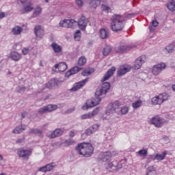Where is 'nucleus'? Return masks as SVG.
<instances>
[{
	"instance_id": "nucleus-17",
	"label": "nucleus",
	"mask_w": 175,
	"mask_h": 175,
	"mask_svg": "<svg viewBox=\"0 0 175 175\" xmlns=\"http://www.w3.org/2000/svg\"><path fill=\"white\" fill-rule=\"evenodd\" d=\"M57 85H58V80L56 79H53L46 84L42 85V91H44V90H46V88H48V90H51L53 87H56Z\"/></svg>"
},
{
	"instance_id": "nucleus-27",
	"label": "nucleus",
	"mask_w": 175,
	"mask_h": 175,
	"mask_svg": "<svg viewBox=\"0 0 175 175\" xmlns=\"http://www.w3.org/2000/svg\"><path fill=\"white\" fill-rule=\"evenodd\" d=\"M11 32L13 35H20L23 32V27L16 25L12 29Z\"/></svg>"
},
{
	"instance_id": "nucleus-32",
	"label": "nucleus",
	"mask_w": 175,
	"mask_h": 175,
	"mask_svg": "<svg viewBox=\"0 0 175 175\" xmlns=\"http://www.w3.org/2000/svg\"><path fill=\"white\" fill-rule=\"evenodd\" d=\"M165 50L167 51V53H174L175 51V41L172 42L171 44H170L168 46L165 47Z\"/></svg>"
},
{
	"instance_id": "nucleus-48",
	"label": "nucleus",
	"mask_w": 175,
	"mask_h": 175,
	"mask_svg": "<svg viewBox=\"0 0 175 175\" xmlns=\"http://www.w3.org/2000/svg\"><path fill=\"white\" fill-rule=\"evenodd\" d=\"M120 111L122 114H126L129 111V108L128 107H123L120 109Z\"/></svg>"
},
{
	"instance_id": "nucleus-9",
	"label": "nucleus",
	"mask_w": 175,
	"mask_h": 175,
	"mask_svg": "<svg viewBox=\"0 0 175 175\" xmlns=\"http://www.w3.org/2000/svg\"><path fill=\"white\" fill-rule=\"evenodd\" d=\"M31 154L32 150L31 149L20 148L18 150V157H20V158H23V159H28Z\"/></svg>"
},
{
	"instance_id": "nucleus-42",
	"label": "nucleus",
	"mask_w": 175,
	"mask_h": 175,
	"mask_svg": "<svg viewBox=\"0 0 175 175\" xmlns=\"http://www.w3.org/2000/svg\"><path fill=\"white\" fill-rule=\"evenodd\" d=\"M90 135H92V132H84L81 134V139L85 140L90 136Z\"/></svg>"
},
{
	"instance_id": "nucleus-11",
	"label": "nucleus",
	"mask_w": 175,
	"mask_h": 175,
	"mask_svg": "<svg viewBox=\"0 0 175 175\" xmlns=\"http://www.w3.org/2000/svg\"><path fill=\"white\" fill-rule=\"evenodd\" d=\"M166 69V64L165 63H159L158 64H156L153 66L152 67V74L154 76H157V75H159L162 70H165Z\"/></svg>"
},
{
	"instance_id": "nucleus-33",
	"label": "nucleus",
	"mask_w": 175,
	"mask_h": 175,
	"mask_svg": "<svg viewBox=\"0 0 175 175\" xmlns=\"http://www.w3.org/2000/svg\"><path fill=\"white\" fill-rule=\"evenodd\" d=\"M77 64L79 66H84V65L87 64V58H85V56L79 57Z\"/></svg>"
},
{
	"instance_id": "nucleus-7",
	"label": "nucleus",
	"mask_w": 175,
	"mask_h": 175,
	"mask_svg": "<svg viewBox=\"0 0 175 175\" xmlns=\"http://www.w3.org/2000/svg\"><path fill=\"white\" fill-rule=\"evenodd\" d=\"M150 123L152 125H154L156 128H161L163 126V124H166V120L159 117V116H156L150 120Z\"/></svg>"
},
{
	"instance_id": "nucleus-31",
	"label": "nucleus",
	"mask_w": 175,
	"mask_h": 175,
	"mask_svg": "<svg viewBox=\"0 0 175 175\" xmlns=\"http://www.w3.org/2000/svg\"><path fill=\"white\" fill-rule=\"evenodd\" d=\"M99 126H100V125L98 124H93L86 130V132H96L99 131Z\"/></svg>"
},
{
	"instance_id": "nucleus-14",
	"label": "nucleus",
	"mask_w": 175,
	"mask_h": 175,
	"mask_svg": "<svg viewBox=\"0 0 175 175\" xmlns=\"http://www.w3.org/2000/svg\"><path fill=\"white\" fill-rule=\"evenodd\" d=\"M132 70V66L128 64H124L123 66H121L118 70L117 75L120 77L124 76V75H126L128 72H131Z\"/></svg>"
},
{
	"instance_id": "nucleus-38",
	"label": "nucleus",
	"mask_w": 175,
	"mask_h": 175,
	"mask_svg": "<svg viewBox=\"0 0 175 175\" xmlns=\"http://www.w3.org/2000/svg\"><path fill=\"white\" fill-rule=\"evenodd\" d=\"M68 69V65L65 62H60L59 66V72H65Z\"/></svg>"
},
{
	"instance_id": "nucleus-25",
	"label": "nucleus",
	"mask_w": 175,
	"mask_h": 175,
	"mask_svg": "<svg viewBox=\"0 0 175 175\" xmlns=\"http://www.w3.org/2000/svg\"><path fill=\"white\" fill-rule=\"evenodd\" d=\"M51 47L53 49L55 54H58L62 51V46H59L56 42H53L51 45Z\"/></svg>"
},
{
	"instance_id": "nucleus-58",
	"label": "nucleus",
	"mask_w": 175,
	"mask_h": 175,
	"mask_svg": "<svg viewBox=\"0 0 175 175\" xmlns=\"http://www.w3.org/2000/svg\"><path fill=\"white\" fill-rule=\"evenodd\" d=\"M53 132H64V129H56L53 131Z\"/></svg>"
},
{
	"instance_id": "nucleus-62",
	"label": "nucleus",
	"mask_w": 175,
	"mask_h": 175,
	"mask_svg": "<svg viewBox=\"0 0 175 175\" xmlns=\"http://www.w3.org/2000/svg\"><path fill=\"white\" fill-rule=\"evenodd\" d=\"M69 135L70 137H75V132H70Z\"/></svg>"
},
{
	"instance_id": "nucleus-18",
	"label": "nucleus",
	"mask_w": 175,
	"mask_h": 175,
	"mask_svg": "<svg viewBox=\"0 0 175 175\" xmlns=\"http://www.w3.org/2000/svg\"><path fill=\"white\" fill-rule=\"evenodd\" d=\"M34 33L38 39H42L44 35V30L42 29V26L36 25L34 27Z\"/></svg>"
},
{
	"instance_id": "nucleus-37",
	"label": "nucleus",
	"mask_w": 175,
	"mask_h": 175,
	"mask_svg": "<svg viewBox=\"0 0 175 175\" xmlns=\"http://www.w3.org/2000/svg\"><path fill=\"white\" fill-rule=\"evenodd\" d=\"M42 13V8L37 6L33 12L32 17H38Z\"/></svg>"
},
{
	"instance_id": "nucleus-49",
	"label": "nucleus",
	"mask_w": 175,
	"mask_h": 175,
	"mask_svg": "<svg viewBox=\"0 0 175 175\" xmlns=\"http://www.w3.org/2000/svg\"><path fill=\"white\" fill-rule=\"evenodd\" d=\"M75 3L79 8H81L84 5L83 0H75Z\"/></svg>"
},
{
	"instance_id": "nucleus-24",
	"label": "nucleus",
	"mask_w": 175,
	"mask_h": 175,
	"mask_svg": "<svg viewBox=\"0 0 175 175\" xmlns=\"http://www.w3.org/2000/svg\"><path fill=\"white\" fill-rule=\"evenodd\" d=\"M73 143H75V142L72 139H68V140L64 139L62 142L61 144H59V142H57L55 144L58 147H61V146H64V147H68V146H72Z\"/></svg>"
},
{
	"instance_id": "nucleus-28",
	"label": "nucleus",
	"mask_w": 175,
	"mask_h": 175,
	"mask_svg": "<svg viewBox=\"0 0 175 175\" xmlns=\"http://www.w3.org/2000/svg\"><path fill=\"white\" fill-rule=\"evenodd\" d=\"M23 10L25 13H29V12H32L33 10V7H32V3L29 1L25 5H23Z\"/></svg>"
},
{
	"instance_id": "nucleus-59",
	"label": "nucleus",
	"mask_w": 175,
	"mask_h": 175,
	"mask_svg": "<svg viewBox=\"0 0 175 175\" xmlns=\"http://www.w3.org/2000/svg\"><path fill=\"white\" fill-rule=\"evenodd\" d=\"M31 132H42V131H40V130L38 129H32V130H31Z\"/></svg>"
},
{
	"instance_id": "nucleus-26",
	"label": "nucleus",
	"mask_w": 175,
	"mask_h": 175,
	"mask_svg": "<svg viewBox=\"0 0 175 175\" xmlns=\"http://www.w3.org/2000/svg\"><path fill=\"white\" fill-rule=\"evenodd\" d=\"M102 0H87V2L94 9H96L99 5H100V1Z\"/></svg>"
},
{
	"instance_id": "nucleus-54",
	"label": "nucleus",
	"mask_w": 175,
	"mask_h": 175,
	"mask_svg": "<svg viewBox=\"0 0 175 175\" xmlns=\"http://www.w3.org/2000/svg\"><path fill=\"white\" fill-rule=\"evenodd\" d=\"M135 16V14L133 13H130V14H127L125 16L126 18H132V17H133Z\"/></svg>"
},
{
	"instance_id": "nucleus-43",
	"label": "nucleus",
	"mask_w": 175,
	"mask_h": 175,
	"mask_svg": "<svg viewBox=\"0 0 175 175\" xmlns=\"http://www.w3.org/2000/svg\"><path fill=\"white\" fill-rule=\"evenodd\" d=\"M137 154L140 155V157H146L147 154H148V152L146 149H142L137 152Z\"/></svg>"
},
{
	"instance_id": "nucleus-5",
	"label": "nucleus",
	"mask_w": 175,
	"mask_h": 175,
	"mask_svg": "<svg viewBox=\"0 0 175 175\" xmlns=\"http://www.w3.org/2000/svg\"><path fill=\"white\" fill-rule=\"evenodd\" d=\"M165 100H167V94L166 93H162L159 96L153 97L151 102L154 106H157V105H162V103L165 102Z\"/></svg>"
},
{
	"instance_id": "nucleus-8",
	"label": "nucleus",
	"mask_w": 175,
	"mask_h": 175,
	"mask_svg": "<svg viewBox=\"0 0 175 175\" xmlns=\"http://www.w3.org/2000/svg\"><path fill=\"white\" fill-rule=\"evenodd\" d=\"M58 109V106L57 105H48L46 106H44L38 109L39 114H44L46 113H51V111H54Z\"/></svg>"
},
{
	"instance_id": "nucleus-15",
	"label": "nucleus",
	"mask_w": 175,
	"mask_h": 175,
	"mask_svg": "<svg viewBox=\"0 0 175 175\" xmlns=\"http://www.w3.org/2000/svg\"><path fill=\"white\" fill-rule=\"evenodd\" d=\"M105 167L106 169H112V170H118V169L122 167V165L117 161H109L105 164Z\"/></svg>"
},
{
	"instance_id": "nucleus-19",
	"label": "nucleus",
	"mask_w": 175,
	"mask_h": 175,
	"mask_svg": "<svg viewBox=\"0 0 175 175\" xmlns=\"http://www.w3.org/2000/svg\"><path fill=\"white\" fill-rule=\"evenodd\" d=\"M10 58H11L12 61H15L16 62H17L18 61H20V59H21L22 56L21 54H20L18 52L13 51L10 52Z\"/></svg>"
},
{
	"instance_id": "nucleus-16",
	"label": "nucleus",
	"mask_w": 175,
	"mask_h": 175,
	"mask_svg": "<svg viewBox=\"0 0 175 175\" xmlns=\"http://www.w3.org/2000/svg\"><path fill=\"white\" fill-rule=\"evenodd\" d=\"M166 155H167V152L163 151L161 154L157 153L156 154H151L149 157L152 161H163L166 158Z\"/></svg>"
},
{
	"instance_id": "nucleus-21",
	"label": "nucleus",
	"mask_w": 175,
	"mask_h": 175,
	"mask_svg": "<svg viewBox=\"0 0 175 175\" xmlns=\"http://www.w3.org/2000/svg\"><path fill=\"white\" fill-rule=\"evenodd\" d=\"M54 166H55V164L54 163H51L43 167H40L38 170L42 172H50L53 170V169L54 168Z\"/></svg>"
},
{
	"instance_id": "nucleus-61",
	"label": "nucleus",
	"mask_w": 175,
	"mask_h": 175,
	"mask_svg": "<svg viewBox=\"0 0 175 175\" xmlns=\"http://www.w3.org/2000/svg\"><path fill=\"white\" fill-rule=\"evenodd\" d=\"M25 116H27V112H23L21 113L22 118H25Z\"/></svg>"
},
{
	"instance_id": "nucleus-52",
	"label": "nucleus",
	"mask_w": 175,
	"mask_h": 175,
	"mask_svg": "<svg viewBox=\"0 0 175 175\" xmlns=\"http://www.w3.org/2000/svg\"><path fill=\"white\" fill-rule=\"evenodd\" d=\"M151 24L154 27V28H157V27L158 26V25L159 23H158V21H157V20H153V21H152Z\"/></svg>"
},
{
	"instance_id": "nucleus-45",
	"label": "nucleus",
	"mask_w": 175,
	"mask_h": 175,
	"mask_svg": "<svg viewBox=\"0 0 175 175\" xmlns=\"http://www.w3.org/2000/svg\"><path fill=\"white\" fill-rule=\"evenodd\" d=\"M100 111V108L99 107H96L94 110L92 111V112H90L92 118V117H94V116H97V114L99 113V111Z\"/></svg>"
},
{
	"instance_id": "nucleus-60",
	"label": "nucleus",
	"mask_w": 175,
	"mask_h": 175,
	"mask_svg": "<svg viewBox=\"0 0 175 175\" xmlns=\"http://www.w3.org/2000/svg\"><path fill=\"white\" fill-rule=\"evenodd\" d=\"M55 69H58L59 70V63L54 66Z\"/></svg>"
},
{
	"instance_id": "nucleus-63",
	"label": "nucleus",
	"mask_w": 175,
	"mask_h": 175,
	"mask_svg": "<svg viewBox=\"0 0 175 175\" xmlns=\"http://www.w3.org/2000/svg\"><path fill=\"white\" fill-rule=\"evenodd\" d=\"M172 90H173V91L175 92V85H172Z\"/></svg>"
},
{
	"instance_id": "nucleus-2",
	"label": "nucleus",
	"mask_w": 175,
	"mask_h": 175,
	"mask_svg": "<svg viewBox=\"0 0 175 175\" xmlns=\"http://www.w3.org/2000/svg\"><path fill=\"white\" fill-rule=\"evenodd\" d=\"M75 23H77L78 27L81 31H84L87 28V25L88 24V21L84 15H81L77 22L75 19H64L60 21L59 27H63L64 28H73Z\"/></svg>"
},
{
	"instance_id": "nucleus-44",
	"label": "nucleus",
	"mask_w": 175,
	"mask_h": 175,
	"mask_svg": "<svg viewBox=\"0 0 175 175\" xmlns=\"http://www.w3.org/2000/svg\"><path fill=\"white\" fill-rule=\"evenodd\" d=\"M74 38L75 40H80V38H81V31H80V30H77L74 34Z\"/></svg>"
},
{
	"instance_id": "nucleus-47",
	"label": "nucleus",
	"mask_w": 175,
	"mask_h": 175,
	"mask_svg": "<svg viewBox=\"0 0 175 175\" xmlns=\"http://www.w3.org/2000/svg\"><path fill=\"white\" fill-rule=\"evenodd\" d=\"M22 54L23 55H27L29 54V47H24L22 49Z\"/></svg>"
},
{
	"instance_id": "nucleus-12",
	"label": "nucleus",
	"mask_w": 175,
	"mask_h": 175,
	"mask_svg": "<svg viewBox=\"0 0 175 175\" xmlns=\"http://www.w3.org/2000/svg\"><path fill=\"white\" fill-rule=\"evenodd\" d=\"M146 55H142L135 59L134 62V68L135 70L142 68V66L146 62Z\"/></svg>"
},
{
	"instance_id": "nucleus-46",
	"label": "nucleus",
	"mask_w": 175,
	"mask_h": 175,
	"mask_svg": "<svg viewBox=\"0 0 175 175\" xmlns=\"http://www.w3.org/2000/svg\"><path fill=\"white\" fill-rule=\"evenodd\" d=\"M90 118H92V116H91V112H89L88 113H85L81 116L82 120H88Z\"/></svg>"
},
{
	"instance_id": "nucleus-50",
	"label": "nucleus",
	"mask_w": 175,
	"mask_h": 175,
	"mask_svg": "<svg viewBox=\"0 0 175 175\" xmlns=\"http://www.w3.org/2000/svg\"><path fill=\"white\" fill-rule=\"evenodd\" d=\"M27 90V88L24 87V86H19L18 88V92H20L21 94L25 92Z\"/></svg>"
},
{
	"instance_id": "nucleus-30",
	"label": "nucleus",
	"mask_w": 175,
	"mask_h": 175,
	"mask_svg": "<svg viewBox=\"0 0 175 175\" xmlns=\"http://www.w3.org/2000/svg\"><path fill=\"white\" fill-rule=\"evenodd\" d=\"M94 72H95V70H94V68H88L84 70L83 71H82L81 75L82 76H91V75H92V73H94Z\"/></svg>"
},
{
	"instance_id": "nucleus-20",
	"label": "nucleus",
	"mask_w": 175,
	"mask_h": 175,
	"mask_svg": "<svg viewBox=\"0 0 175 175\" xmlns=\"http://www.w3.org/2000/svg\"><path fill=\"white\" fill-rule=\"evenodd\" d=\"M81 70V68L79 66L72 67L70 70L66 72L65 76L66 77H70V76L76 75V73H78V72H80Z\"/></svg>"
},
{
	"instance_id": "nucleus-55",
	"label": "nucleus",
	"mask_w": 175,
	"mask_h": 175,
	"mask_svg": "<svg viewBox=\"0 0 175 175\" xmlns=\"http://www.w3.org/2000/svg\"><path fill=\"white\" fill-rule=\"evenodd\" d=\"M29 2L30 1L28 0H21V3H22L23 6L27 5Z\"/></svg>"
},
{
	"instance_id": "nucleus-53",
	"label": "nucleus",
	"mask_w": 175,
	"mask_h": 175,
	"mask_svg": "<svg viewBox=\"0 0 175 175\" xmlns=\"http://www.w3.org/2000/svg\"><path fill=\"white\" fill-rule=\"evenodd\" d=\"M75 107H72L68 109L66 113H67V114H70V113H73V111H75Z\"/></svg>"
},
{
	"instance_id": "nucleus-36",
	"label": "nucleus",
	"mask_w": 175,
	"mask_h": 175,
	"mask_svg": "<svg viewBox=\"0 0 175 175\" xmlns=\"http://www.w3.org/2000/svg\"><path fill=\"white\" fill-rule=\"evenodd\" d=\"M146 175H157V171L154 166H150L148 167Z\"/></svg>"
},
{
	"instance_id": "nucleus-6",
	"label": "nucleus",
	"mask_w": 175,
	"mask_h": 175,
	"mask_svg": "<svg viewBox=\"0 0 175 175\" xmlns=\"http://www.w3.org/2000/svg\"><path fill=\"white\" fill-rule=\"evenodd\" d=\"M121 106V102L116 100L115 102L108 105L107 109L105 111L106 114H113L116 113V110H118Z\"/></svg>"
},
{
	"instance_id": "nucleus-23",
	"label": "nucleus",
	"mask_w": 175,
	"mask_h": 175,
	"mask_svg": "<svg viewBox=\"0 0 175 175\" xmlns=\"http://www.w3.org/2000/svg\"><path fill=\"white\" fill-rule=\"evenodd\" d=\"M99 36L100 39H107L109 36H110V32H109V29H100L99 31Z\"/></svg>"
},
{
	"instance_id": "nucleus-10",
	"label": "nucleus",
	"mask_w": 175,
	"mask_h": 175,
	"mask_svg": "<svg viewBox=\"0 0 175 175\" xmlns=\"http://www.w3.org/2000/svg\"><path fill=\"white\" fill-rule=\"evenodd\" d=\"M132 49H136V44L131 43L129 45H120L116 49V53H121L122 54L132 50Z\"/></svg>"
},
{
	"instance_id": "nucleus-34",
	"label": "nucleus",
	"mask_w": 175,
	"mask_h": 175,
	"mask_svg": "<svg viewBox=\"0 0 175 175\" xmlns=\"http://www.w3.org/2000/svg\"><path fill=\"white\" fill-rule=\"evenodd\" d=\"M27 129V126L25 124H21L20 126H16L12 132H23Z\"/></svg>"
},
{
	"instance_id": "nucleus-35",
	"label": "nucleus",
	"mask_w": 175,
	"mask_h": 175,
	"mask_svg": "<svg viewBox=\"0 0 175 175\" xmlns=\"http://www.w3.org/2000/svg\"><path fill=\"white\" fill-rule=\"evenodd\" d=\"M62 133L61 132H51L47 134L48 137L49 139H54V137H58V136H61Z\"/></svg>"
},
{
	"instance_id": "nucleus-29",
	"label": "nucleus",
	"mask_w": 175,
	"mask_h": 175,
	"mask_svg": "<svg viewBox=\"0 0 175 175\" xmlns=\"http://www.w3.org/2000/svg\"><path fill=\"white\" fill-rule=\"evenodd\" d=\"M166 8L170 12H174L175 10V0H170L167 4Z\"/></svg>"
},
{
	"instance_id": "nucleus-41",
	"label": "nucleus",
	"mask_w": 175,
	"mask_h": 175,
	"mask_svg": "<svg viewBox=\"0 0 175 175\" xmlns=\"http://www.w3.org/2000/svg\"><path fill=\"white\" fill-rule=\"evenodd\" d=\"M101 9L103 12H105L106 13H110V10H111V8L106 4H102Z\"/></svg>"
},
{
	"instance_id": "nucleus-39",
	"label": "nucleus",
	"mask_w": 175,
	"mask_h": 175,
	"mask_svg": "<svg viewBox=\"0 0 175 175\" xmlns=\"http://www.w3.org/2000/svg\"><path fill=\"white\" fill-rule=\"evenodd\" d=\"M111 51V46L107 45L103 51V55H105V57L109 55V53Z\"/></svg>"
},
{
	"instance_id": "nucleus-13",
	"label": "nucleus",
	"mask_w": 175,
	"mask_h": 175,
	"mask_svg": "<svg viewBox=\"0 0 175 175\" xmlns=\"http://www.w3.org/2000/svg\"><path fill=\"white\" fill-rule=\"evenodd\" d=\"M88 80H90V78H86L79 82L75 83L72 88L70 90L71 92H75V91H79L80 88H83L84 85H85V83L88 82Z\"/></svg>"
},
{
	"instance_id": "nucleus-3",
	"label": "nucleus",
	"mask_w": 175,
	"mask_h": 175,
	"mask_svg": "<svg viewBox=\"0 0 175 175\" xmlns=\"http://www.w3.org/2000/svg\"><path fill=\"white\" fill-rule=\"evenodd\" d=\"M111 28L113 32L122 30L125 25V19L121 14H114L111 17Z\"/></svg>"
},
{
	"instance_id": "nucleus-1",
	"label": "nucleus",
	"mask_w": 175,
	"mask_h": 175,
	"mask_svg": "<svg viewBox=\"0 0 175 175\" xmlns=\"http://www.w3.org/2000/svg\"><path fill=\"white\" fill-rule=\"evenodd\" d=\"M115 72L116 67H111L107 70V72L105 73L101 80L103 83L101 88L97 90L95 93L96 98L91 100H88L85 105L82 106V110H88V109H91V107H94V106H98V105L100 103L102 98H100L99 96H102V95H106V94H107V92L110 91V83L105 81L109 80L110 77L113 76V75H114Z\"/></svg>"
},
{
	"instance_id": "nucleus-40",
	"label": "nucleus",
	"mask_w": 175,
	"mask_h": 175,
	"mask_svg": "<svg viewBox=\"0 0 175 175\" xmlns=\"http://www.w3.org/2000/svg\"><path fill=\"white\" fill-rule=\"evenodd\" d=\"M142 103H143V102L141 100H138L133 103L132 107L133 109H139V107H140V106H142Z\"/></svg>"
},
{
	"instance_id": "nucleus-4",
	"label": "nucleus",
	"mask_w": 175,
	"mask_h": 175,
	"mask_svg": "<svg viewBox=\"0 0 175 175\" xmlns=\"http://www.w3.org/2000/svg\"><path fill=\"white\" fill-rule=\"evenodd\" d=\"M76 150L78 154L86 158H89V157L94 154V147L90 143L83 142L79 144L76 147Z\"/></svg>"
},
{
	"instance_id": "nucleus-56",
	"label": "nucleus",
	"mask_w": 175,
	"mask_h": 175,
	"mask_svg": "<svg viewBox=\"0 0 175 175\" xmlns=\"http://www.w3.org/2000/svg\"><path fill=\"white\" fill-rule=\"evenodd\" d=\"M6 17V14L5 12H0V20H2V18H5Z\"/></svg>"
},
{
	"instance_id": "nucleus-64",
	"label": "nucleus",
	"mask_w": 175,
	"mask_h": 175,
	"mask_svg": "<svg viewBox=\"0 0 175 175\" xmlns=\"http://www.w3.org/2000/svg\"><path fill=\"white\" fill-rule=\"evenodd\" d=\"M0 175H6V174H5V173H1V174H0Z\"/></svg>"
},
{
	"instance_id": "nucleus-57",
	"label": "nucleus",
	"mask_w": 175,
	"mask_h": 175,
	"mask_svg": "<svg viewBox=\"0 0 175 175\" xmlns=\"http://www.w3.org/2000/svg\"><path fill=\"white\" fill-rule=\"evenodd\" d=\"M148 28L150 32H154V31H155V28L152 25L149 26Z\"/></svg>"
},
{
	"instance_id": "nucleus-51",
	"label": "nucleus",
	"mask_w": 175,
	"mask_h": 175,
	"mask_svg": "<svg viewBox=\"0 0 175 175\" xmlns=\"http://www.w3.org/2000/svg\"><path fill=\"white\" fill-rule=\"evenodd\" d=\"M111 133L110 132H106L105 136H106L107 140H111L113 137L111 136Z\"/></svg>"
},
{
	"instance_id": "nucleus-22",
	"label": "nucleus",
	"mask_w": 175,
	"mask_h": 175,
	"mask_svg": "<svg viewBox=\"0 0 175 175\" xmlns=\"http://www.w3.org/2000/svg\"><path fill=\"white\" fill-rule=\"evenodd\" d=\"M113 157V154H111V152H101L99 154V159H101V161H109V158H111Z\"/></svg>"
}]
</instances>
